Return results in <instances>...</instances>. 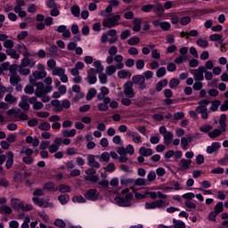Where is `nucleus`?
<instances>
[{"label":"nucleus","mask_w":228,"mask_h":228,"mask_svg":"<svg viewBox=\"0 0 228 228\" xmlns=\"http://www.w3.org/2000/svg\"><path fill=\"white\" fill-rule=\"evenodd\" d=\"M132 77V73L129 70L121 69L118 71V77L119 79H129Z\"/></svg>","instance_id":"a878e982"},{"label":"nucleus","mask_w":228,"mask_h":228,"mask_svg":"<svg viewBox=\"0 0 228 228\" xmlns=\"http://www.w3.org/2000/svg\"><path fill=\"white\" fill-rule=\"evenodd\" d=\"M94 66V70L95 73H102L103 72V66L102 65V61H94L93 63Z\"/></svg>","instance_id":"7c9ffc66"},{"label":"nucleus","mask_w":228,"mask_h":228,"mask_svg":"<svg viewBox=\"0 0 228 228\" xmlns=\"http://www.w3.org/2000/svg\"><path fill=\"white\" fill-rule=\"evenodd\" d=\"M61 144V140L60 138H55L54 143L50 144V146L47 147V149H49L50 153L54 154L58 151V150H60Z\"/></svg>","instance_id":"f3484780"},{"label":"nucleus","mask_w":228,"mask_h":228,"mask_svg":"<svg viewBox=\"0 0 228 228\" xmlns=\"http://www.w3.org/2000/svg\"><path fill=\"white\" fill-rule=\"evenodd\" d=\"M132 84H134L136 86H138V89L140 91H143L146 89V86H145V77H143L142 75H134L132 77Z\"/></svg>","instance_id":"0eeeda50"},{"label":"nucleus","mask_w":228,"mask_h":228,"mask_svg":"<svg viewBox=\"0 0 228 228\" xmlns=\"http://www.w3.org/2000/svg\"><path fill=\"white\" fill-rule=\"evenodd\" d=\"M115 203L121 208H129L134 204V198L129 189H124L115 197Z\"/></svg>","instance_id":"f257e3e1"},{"label":"nucleus","mask_w":228,"mask_h":228,"mask_svg":"<svg viewBox=\"0 0 228 228\" xmlns=\"http://www.w3.org/2000/svg\"><path fill=\"white\" fill-rule=\"evenodd\" d=\"M61 133L64 137L72 138V137L76 136L77 130L76 129H71V130L62 129Z\"/></svg>","instance_id":"e433bc0d"},{"label":"nucleus","mask_w":228,"mask_h":228,"mask_svg":"<svg viewBox=\"0 0 228 228\" xmlns=\"http://www.w3.org/2000/svg\"><path fill=\"white\" fill-rule=\"evenodd\" d=\"M153 9H154L155 13L158 16L160 17L163 15V9H165V8L163 7V5L161 4L158 3L157 4L154 5Z\"/></svg>","instance_id":"37998d69"},{"label":"nucleus","mask_w":228,"mask_h":228,"mask_svg":"<svg viewBox=\"0 0 228 228\" xmlns=\"http://www.w3.org/2000/svg\"><path fill=\"white\" fill-rule=\"evenodd\" d=\"M86 175H87V176L85 177L86 180L94 183L98 182V176L95 175V170H94V168H88L86 171Z\"/></svg>","instance_id":"dca6fc26"},{"label":"nucleus","mask_w":228,"mask_h":228,"mask_svg":"<svg viewBox=\"0 0 228 228\" xmlns=\"http://www.w3.org/2000/svg\"><path fill=\"white\" fill-rule=\"evenodd\" d=\"M58 191H60L61 193H70L71 189L69 185L61 184L60 187H58Z\"/></svg>","instance_id":"09e8293b"},{"label":"nucleus","mask_w":228,"mask_h":228,"mask_svg":"<svg viewBox=\"0 0 228 228\" xmlns=\"http://www.w3.org/2000/svg\"><path fill=\"white\" fill-rule=\"evenodd\" d=\"M167 86V80L164 78L157 83V86H155V90H157V92H161L162 89Z\"/></svg>","instance_id":"ea45409f"},{"label":"nucleus","mask_w":228,"mask_h":228,"mask_svg":"<svg viewBox=\"0 0 228 228\" xmlns=\"http://www.w3.org/2000/svg\"><path fill=\"white\" fill-rule=\"evenodd\" d=\"M23 55H24V59H22L21 64H20V66L33 68L36 65V62H37L36 59L29 58L30 56L29 52H24Z\"/></svg>","instance_id":"423d86ee"},{"label":"nucleus","mask_w":228,"mask_h":228,"mask_svg":"<svg viewBox=\"0 0 228 228\" xmlns=\"http://www.w3.org/2000/svg\"><path fill=\"white\" fill-rule=\"evenodd\" d=\"M51 92L52 86H45L43 83H37L36 91H34V94L37 97H43V95H45Z\"/></svg>","instance_id":"7ed1b4c3"},{"label":"nucleus","mask_w":228,"mask_h":228,"mask_svg":"<svg viewBox=\"0 0 228 228\" xmlns=\"http://www.w3.org/2000/svg\"><path fill=\"white\" fill-rule=\"evenodd\" d=\"M192 161L187 159H182L179 161L178 167L182 171L190 169V166H191Z\"/></svg>","instance_id":"6ab92c4d"},{"label":"nucleus","mask_w":228,"mask_h":228,"mask_svg":"<svg viewBox=\"0 0 228 228\" xmlns=\"http://www.w3.org/2000/svg\"><path fill=\"white\" fill-rule=\"evenodd\" d=\"M55 227L57 228H65L66 225H68L69 222L68 221H63L61 218H57L54 220V223H53Z\"/></svg>","instance_id":"f704fd0d"},{"label":"nucleus","mask_w":228,"mask_h":228,"mask_svg":"<svg viewBox=\"0 0 228 228\" xmlns=\"http://www.w3.org/2000/svg\"><path fill=\"white\" fill-rule=\"evenodd\" d=\"M126 135L132 138L133 142H134L135 144H140L141 142H142V138L139 134H137V132H132L128 130L126 132Z\"/></svg>","instance_id":"2eb2a0df"},{"label":"nucleus","mask_w":228,"mask_h":228,"mask_svg":"<svg viewBox=\"0 0 228 228\" xmlns=\"http://www.w3.org/2000/svg\"><path fill=\"white\" fill-rule=\"evenodd\" d=\"M71 13L74 15V17H79L81 15V10L79 9V6L74 5L71 7Z\"/></svg>","instance_id":"864d4df0"},{"label":"nucleus","mask_w":228,"mask_h":228,"mask_svg":"<svg viewBox=\"0 0 228 228\" xmlns=\"http://www.w3.org/2000/svg\"><path fill=\"white\" fill-rule=\"evenodd\" d=\"M29 103L33 105L34 110H40L44 108V104L37 102V98L36 97L29 98Z\"/></svg>","instance_id":"5701e85b"},{"label":"nucleus","mask_w":228,"mask_h":228,"mask_svg":"<svg viewBox=\"0 0 228 228\" xmlns=\"http://www.w3.org/2000/svg\"><path fill=\"white\" fill-rule=\"evenodd\" d=\"M152 25L155 28H160L164 31H167L171 28V24L168 23L167 21H159V20H156L152 21Z\"/></svg>","instance_id":"ddd939ff"},{"label":"nucleus","mask_w":228,"mask_h":228,"mask_svg":"<svg viewBox=\"0 0 228 228\" xmlns=\"http://www.w3.org/2000/svg\"><path fill=\"white\" fill-rule=\"evenodd\" d=\"M38 129L41 131H49L51 130V124L47 122H41L38 124Z\"/></svg>","instance_id":"de8ad7c7"},{"label":"nucleus","mask_w":228,"mask_h":228,"mask_svg":"<svg viewBox=\"0 0 228 228\" xmlns=\"http://www.w3.org/2000/svg\"><path fill=\"white\" fill-rule=\"evenodd\" d=\"M173 224H174L175 228H186V224L183 221H180V220L174 219Z\"/></svg>","instance_id":"6e6d98bb"},{"label":"nucleus","mask_w":228,"mask_h":228,"mask_svg":"<svg viewBox=\"0 0 228 228\" xmlns=\"http://www.w3.org/2000/svg\"><path fill=\"white\" fill-rule=\"evenodd\" d=\"M110 159V153L107 151H104L102 153V155H97V159H99L100 162H109Z\"/></svg>","instance_id":"c9c22d12"},{"label":"nucleus","mask_w":228,"mask_h":228,"mask_svg":"<svg viewBox=\"0 0 228 228\" xmlns=\"http://www.w3.org/2000/svg\"><path fill=\"white\" fill-rule=\"evenodd\" d=\"M86 200L95 202L99 200L100 192L96 189H89L84 194Z\"/></svg>","instance_id":"1a4fd4ad"},{"label":"nucleus","mask_w":228,"mask_h":228,"mask_svg":"<svg viewBox=\"0 0 228 228\" xmlns=\"http://www.w3.org/2000/svg\"><path fill=\"white\" fill-rule=\"evenodd\" d=\"M115 62H118L117 67L118 69H124V63H123V60L124 57L121 54H117L114 57Z\"/></svg>","instance_id":"2f4dec72"},{"label":"nucleus","mask_w":228,"mask_h":228,"mask_svg":"<svg viewBox=\"0 0 228 228\" xmlns=\"http://www.w3.org/2000/svg\"><path fill=\"white\" fill-rule=\"evenodd\" d=\"M220 101H213L210 105V110L215 112L217 110L218 107H220Z\"/></svg>","instance_id":"4d7b16f0"},{"label":"nucleus","mask_w":228,"mask_h":228,"mask_svg":"<svg viewBox=\"0 0 228 228\" xmlns=\"http://www.w3.org/2000/svg\"><path fill=\"white\" fill-rule=\"evenodd\" d=\"M223 211H224L223 202H217V204H216V206H215V211H213L212 213L220 214Z\"/></svg>","instance_id":"13d9d810"},{"label":"nucleus","mask_w":228,"mask_h":228,"mask_svg":"<svg viewBox=\"0 0 228 228\" xmlns=\"http://www.w3.org/2000/svg\"><path fill=\"white\" fill-rule=\"evenodd\" d=\"M226 130V127H223L220 126V128H216V129H213L212 132H209L208 134V135L210 137V139H215L216 138L217 136H220V134H222V133L225 132Z\"/></svg>","instance_id":"aec40b11"},{"label":"nucleus","mask_w":228,"mask_h":228,"mask_svg":"<svg viewBox=\"0 0 228 228\" xmlns=\"http://www.w3.org/2000/svg\"><path fill=\"white\" fill-rule=\"evenodd\" d=\"M96 73L97 72H95V69H94L93 68L87 70V79H88L89 85H95L97 80Z\"/></svg>","instance_id":"a211bd4d"},{"label":"nucleus","mask_w":228,"mask_h":228,"mask_svg":"<svg viewBox=\"0 0 228 228\" xmlns=\"http://www.w3.org/2000/svg\"><path fill=\"white\" fill-rule=\"evenodd\" d=\"M19 73L21 76H28L30 73V69L27 66H19Z\"/></svg>","instance_id":"3c124183"},{"label":"nucleus","mask_w":228,"mask_h":228,"mask_svg":"<svg viewBox=\"0 0 228 228\" xmlns=\"http://www.w3.org/2000/svg\"><path fill=\"white\" fill-rule=\"evenodd\" d=\"M163 135V140L165 141V144L166 145H170L172 141H173V138H174V135L173 134L171 133H167V134H162Z\"/></svg>","instance_id":"c03bdc74"},{"label":"nucleus","mask_w":228,"mask_h":228,"mask_svg":"<svg viewBox=\"0 0 228 228\" xmlns=\"http://www.w3.org/2000/svg\"><path fill=\"white\" fill-rule=\"evenodd\" d=\"M87 165L89 167L99 168L101 167V164L98 163V161L95 160V155H87Z\"/></svg>","instance_id":"4be33fe9"},{"label":"nucleus","mask_w":228,"mask_h":228,"mask_svg":"<svg viewBox=\"0 0 228 228\" xmlns=\"http://www.w3.org/2000/svg\"><path fill=\"white\" fill-rule=\"evenodd\" d=\"M29 99L28 96H21V101H20L19 107L22 109V110H29Z\"/></svg>","instance_id":"b1692460"},{"label":"nucleus","mask_w":228,"mask_h":228,"mask_svg":"<svg viewBox=\"0 0 228 228\" xmlns=\"http://www.w3.org/2000/svg\"><path fill=\"white\" fill-rule=\"evenodd\" d=\"M47 76L45 70H37L34 71L31 76H29V83L30 85H36V81L44 79Z\"/></svg>","instance_id":"39448f33"},{"label":"nucleus","mask_w":228,"mask_h":228,"mask_svg":"<svg viewBox=\"0 0 228 228\" xmlns=\"http://www.w3.org/2000/svg\"><path fill=\"white\" fill-rule=\"evenodd\" d=\"M120 20V15H115L112 18H108L102 21V26L105 28H113L118 26V20Z\"/></svg>","instance_id":"9b49d317"},{"label":"nucleus","mask_w":228,"mask_h":228,"mask_svg":"<svg viewBox=\"0 0 228 228\" xmlns=\"http://www.w3.org/2000/svg\"><path fill=\"white\" fill-rule=\"evenodd\" d=\"M42 188L46 191H57V187H55V184L53 182H47Z\"/></svg>","instance_id":"c756f323"},{"label":"nucleus","mask_w":228,"mask_h":228,"mask_svg":"<svg viewBox=\"0 0 228 228\" xmlns=\"http://www.w3.org/2000/svg\"><path fill=\"white\" fill-rule=\"evenodd\" d=\"M196 44L200 48H207L208 46V41H207L205 39H198V41H196Z\"/></svg>","instance_id":"bf43d9fd"},{"label":"nucleus","mask_w":228,"mask_h":228,"mask_svg":"<svg viewBox=\"0 0 228 228\" xmlns=\"http://www.w3.org/2000/svg\"><path fill=\"white\" fill-rule=\"evenodd\" d=\"M153 202L155 203L158 209H162V208H165L166 207L168 206V201L167 200H155Z\"/></svg>","instance_id":"79ce46f5"},{"label":"nucleus","mask_w":228,"mask_h":228,"mask_svg":"<svg viewBox=\"0 0 228 228\" xmlns=\"http://www.w3.org/2000/svg\"><path fill=\"white\" fill-rule=\"evenodd\" d=\"M108 94H110V90L106 86H102V88H100L99 94H97V100H105L107 98L106 95H108Z\"/></svg>","instance_id":"bb28decb"},{"label":"nucleus","mask_w":228,"mask_h":228,"mask_svg":"<svg viewBox=\"0 0 228 228\" xmlns=\"http://www.w3.org/2000/svg\"><path fill=\"white\" fill-rule=\"evenodd\" d=\"M133 31L139 32L141 30V20L134 19L133 20Z\"/></svg>","instance_id":"49530a36"},{"label":"nucleus","mask_w":228,"mask_h":228,"mask_svg":"<svg viewBox=\"0 0 228 228\" xmlns=\"http://www.w3.org/2000/svg\"><path fill=\"white\" fill-rule=\"evenodd\" d=\"M103 102L97 104V109H99L100 111H107L110 108L108 104L110 102V98L107 97L105 99L102 100Z\"/></svg>","instance_id":"412c9836"},{"label":"nucleus","mask_w":228,"mask_h":228,"mask_svg":"<svg viewBox=\"0 0 228 228\" xmlns=\"http://www.w3.org/2000/svg\"><path fill=\"white\" fill-rule=\"evenodd\" d=\"M51 104H52L53 107H54L55 111H57V112L62 111L63 108H62V105H61V103L59 100H53L51 102Z\"/></svg>","instance_id":"58836bf2"},{"label":"nucleus","mask_w":228,"mask_h":228,"mask_svg":"<svg viewBox=\"0 0 228 228\" xmlns=\"http://www.w3.org/2000/svg\"><path fill=\"white\" fill-rule=\"evenodd\" d=\"M51 146V142L49 141H41L39 142V150L45 151Z\"/></svg>","instance_id":"5fc2aeb1"},{"label":"nucleus","mask_w":228,"mask_h":228,"mask_svg":"<svg viewBox=\"0 0 228 228\" xmlns=\"http://www.w3.org/2000/svg\"><path fill=\"white\" fill-rule=\"evenodd\" d=\"M124 94L126 97L130 99L134 97V91L133 90V83L131 81H127L124 85Z\"/></svg>","instance_id":"f8f14e48"},{"label":"nucleus","mask_w":228,"mask_h":228,"mask_svg":"<svg viewBox=\"0 0 228 228\" xmlns=\"http://www.w3.org/2000/svg\"><path fill=\"white\" fill-rule=\"evenodd\" d=\"M117 69H118L117 65H110L107 68H105V74L107 76H112L116 73Z\"/></svg>","instance_id":"4c0bfd02"},{"label":"nucleus","mask_w":228,"mask_h":228,"mask_svg":"<svg viewBox=\"0 0 228 228\" xmlns=\"http://www.w3.org/2000/svg\"><path fill=\"white\" fill-rule=\"evenodd\" d=\"M35 85H28L27 86H25V94H32L35 93V88L33 87Z\"/></svg>","instance_id":"69168bd1"},{"label":"nucleus","mask_w":228,"mask_h":228,"mask_svg":"<svg viewBox=\"0 0 228 228\" xmlns=\"http://www.w3.org/2000/svg\"><path fill=\"white\" fill-rule=\"evenodd\" d=\"M16 69H18V66H16V65H12L9 67V73L11 74L9 82L13 86H18V84L20 83V81H21L20 76L16 74Z\"/></svg>","instance_id":"f03ea898"},{"label":"nucleus","mask_w":228,"mask_h":228,"mask_svg":"<svg viewBox=\"0 0 228 228\" xmlns=\"http://www.w3.org/2000/svg\"><path fill=\"white\" fill-rule=\"evenodd\" d=\"M19 109H11L7 111V116L9 120H13L16 117H18Z\"/></svg>","instance_id":"a19ab883"},{"label":"nucleus","mask_w":228,"mask_h":228,"mask_svg":"<svg viewBox=\"0 0 228 228\" xmlns=\"http://www.w3.org/2000/svg\"><path fill=\"white\" fill-rule=\"evenodd\" d=\"M58 200L60 201L61 205L65 206L68 204L69 197L68 194L60 195L58 196Z\"/></svg>","instance_id":"a18cd8bd"},{"label":"nucleus","mask_w":228,"mask_h":228,"mask_svg":"<svg viewBox=\"0 0 228 228\" xmlns=\"http://www.w3.org/2000/svg\"><path fill=\"white\" fill-rule=\"evenodd\" d=\"M166 75V69L165 68H159L158 69L157 72H156V76L158 78H161Z\"/></svg>","instance_id":"774afa93"},{"label":"nucleus","mask_w":228,"mask_h":228,"mask_svg":"<svg viewBox=\"0 0 228 228\" xmlns=\"http://www.w3.org/2000/svg\"><path fill=\"white\" fill-rule=\"evenodd\" d=\"M138 153L142 157H150L153 155V150L151 148L141 147Z\"/></svg>","instance_id":"cd10ccee"},{"label":"nucleus","mask_w":228,"mask_h":228,"mask_svg":"<svg viewBox=\"0 0 228 228\" xmlns=\"http://www.w3.org/2000/svg\"><path fill=\"white\" fill-rule=\"evenodd\" d=\"M6 53L12 59L18 60L20 58V55L15 51V49H8Z\"/></svg>","instance_id":"8fccbe9b"},{"label":"nucleus","mask_w":228,"mask_h":228,"mask_svg":"<svg viewBox=\"0 0 228 228\" xmlns=\"http://www.w3.org/2000/svg\"><path fill=\"white\" fill-rule=\"evenodd\" d=\"M159 139H160L159 134H155L154 135H151V137H150V142L151 144H159Z\"/></svg>","instance_id":"052dcab7"},{"label":"nucleus","mask_w":228,"mask_h":228,"mask_svg":"<svg viewBox=\"0 0 228 228\" xmlns=\"http://www.w3.org/2000/svg\"><path fill=\"white\" fill-rule=\"evenodd\" d=\"M149 183L156 181L157 175L154 171H150L148 176L146 177Z\"/></svg>","instance_id":"e2e57ef3"},{"label":"nucleus","mask_w":228,"mask_h":228,"mask_svg":"<svg viewBox=\"0 0 228 228\" xmlns=\"http://www.w3.org/2000/svg\"><path fill=\"white\" fill-rule=\"evenodd\" d=\"M179 86V80L178 78H173L171 79L170 83L168 84V86L172 89H175Z\"/></svg>","instance_id":"338daca9"},{"label":"nucleus","mask_w":228,"mask_h":228,"mask_svg":"<svg viewBox=\"0 0 228 228\" xmlns=\"http://www.w3.org/2000/svg\"><path fill=\"white\" fill-rule=\"evenodd\" d=\"M24 204V202L20 201L18 199H12L11 200V207L16 211H20V207L23 206Z\"/></svg>","instance_id":"393cba45"},{"label":"nucleus","mask_w":228,"mask_h":228,"mask_svg":"<svg viewBox=\"0 0 228 228\" xmlns=\"http://www.w3.org/2000/svg\"><path fill=\"white\" fill-rule=\"evenodd\" d=\"M225 121H226V115L221 114L220 120H218V124H220V127H223V130H224V127H226Z\"/></svg>","instance_id":"0e129e2a"},{"label":"nucleus","mask_w":228,"mask_h":228,"mask_svg":"<svg viewBox=\"0 0 228 228\" xmlns=\"http://www.w3.org/2000/svg\"><path fill=\"white\" fill-rule=\"evenodd\" d=\"M87 199H86L85 197H83L82 195H75L74 197H72L71 201L74 204H86V202H87Z\"/></svg>","instance_id":"c85d7f7f"},{"label":"nucleus","mask_w":228,"mask_h":228,"mask_svg":"<svg viewBox=\"0 0 228 228\" xmlns=\"http://www.w3.org/2000/svg\"><path fill=\"white\" fill-rule=\"evenodd\" d=\"M52 71V76H56L60 77L61 82L63 84L68 83V76L65 74V69L63 68H57L50 69Z\"/></svg>","instance_id":"20e7f679"},{"label":"nucleus","mask_w":228,"mask_h":228,"mask_svg":"<svg viewBox=\"0 0 228 228\" xmlns=\"http://www.w3.org/2000/svg\"><path fill=\"white\" fill-rule=\"evenodd\" d=\"M209 102L208 100H201L199 102V106L196 107V112L198 113H205L208 112V110L207 109V106H208Z\"/></svg>","instance_id":"4468645a"},{"label":"nucleus","mask_w":228,"mask_h":228,"mask_svg":"<svg viewBox=\"0 0 228 228\" xmlns=\"http://www.w3.org/2000/svg\"><path fill=\"white\" fill-rule=\"evenodd\" d=\"M206 71V68L204 66L199 67L198 69H191V74L193 76V79L197 82H200L204 80V72Z\"/></svg>","instance_id":"9d476101"},{"label":"nucleus","mask_w":228,"mask_h":228,"mask_svg":"<svg viewBox=\"0 0 228 228\" xmlns=\"http://www.w3.org/2000/svg\"><path fill=\"white\" fill-rule=\"evenodd\" d=\"M13 165V153L12 151H7V162L5 163V167L10 169Z\"/></svg>","instance_id":"72a5a7b5"},{"label":"nucleus","mask_w":228,"mask_h":228,"mask_svg":"<svg viewBox=\"0 0 228 228\" xmlns=\"http://www.w3.org/2000/svg\"><path fill=\"white\" fill-rule=\"evenodd\" d=\"M96 95V90L95 88H91L88 90L87 92V95L86 96V99L87 101H91V99H93L94 97H95Z\"/></svg>","instance_id":"603ef678"},{"label":"nucleus","mask_w":228,"mask_h":228,"mask_svg":"<svg viewBox=\"0 0 228 228\" xmlns=\"http://www.w3.org/2000/svg\"><path fill=\"white\" fill-rule=\"evenodd\" d=\"M32 200L34 204L37 205L39 208H50L53 206L50 202L51 199H49V197H45L44 199L34 197Z\"/></svg>","instance_id":"6e6552de"},{"label":"nucleus","mask_w":228,"mask_h":228,"mask_svg":"<svg viewBox=\"0 0 228 228\" xmlns=\"http://www.w3.org/2000/svg\"><path fill=\"white\" fill-rule=\"evenodd\" d=\"M4 102H8L9 104H12L17 102V99L15 96H12V94H7V96L4 98Z\"/></svg>","instance_id":"680f3d73"},{"label":"nucleus","mask_w":228,"mask_h":228,"mask_svg":"<svg viewBox=\"0 0 228 228\" xmlns=\"http://www.w3.org/2000/svg\"><path fill=\"white\" fill-rule=\"evenodd\" d=\"M25 141H26V142H27L28 144L32 143V146H33V147H37L38 144H40V141L38 140L37 137H34V138H33V137L30 136V135L28 136Z\"/></svg>","instance_id":"473e14b6"}]
</instances>
